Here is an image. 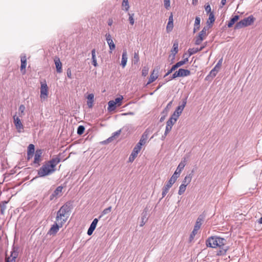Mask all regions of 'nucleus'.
Here are the masks:
<instances>
[{"label": "nucleus", "instance_id": "obj_16", "mask_svg": "<svg viewBox=\"0 0 262 262\" xmlns=\"http://www.w3.org/2000/svg\"><path fill=\"white\" fill-rule=\"evenodd\" d=\"M148 133L149 132L146 129L142 135L141 139L137 144L142 146V145H143L146 143L148 137Z\"/></svg>", "mask_w": 262, "mask_h": 262}, {"label": "nucleus", "instance_id": "obj_8", "mask_svg": "<svg viewBox=\"0 0 262 262\" xmlns=\"http://www.w3.org/2000/svg\"><path fill=\"white\" fill-rule=\"evenodd\" d=\"M48 88L46 81L44 82H41L40 98L46 99L48 96Z\"/></svg>", "mask_w": 262, "mask_h": 262}, {"label": "nucleus", "instance_id": "obj_2", "mask_svg": "<svg viewBox=\"0 0 262 262\" xmlns=\"http://www.w3.org/2000/svg\"><path fill=\"white\" fill-rule=\"evenodd\" d=\"M71 209L70 203L67 202L62 205L57 212L56 222L63 225L70 216Z\"/></svg>", "mask_w": 262, "mask_h": 262}, {"label": "nucleus", "instance_id": "obj_24", "mask_svg": "<svg viewBox=\"0 0 262 262\" xmlns=\"http://www.w3.org/2000/svg\"><path fill=\"white\" fill-rule=\"evenodd\" d=\"M178 47L179 43L178 41H175L173 43L172 49L171 50L172 55V59H174L175 58L176 54L178 52Z\"/></svg>", "mask_w": 262, "mask_h": 262}, {"label": "nucleus", "instance_id": "obj_23", "mask_svg": "<svg viewBox=\"0 0 262 262\" xmlns=\"http://www.w3.org/2000/svg\"><path fill=\"white\" fill-rule=\"evenodd\" d=\"M193 172H194V171L192 170V171L190 173L187 174L185 177L184 179L183 180V181L182 182V184H184V185H185L187 186L190 183L192 178V176H193Z\"/></svg>", "mask_w": 262, "mask_h": 262}, {"label": "nucleus", "instance_id": "obj_10", "mask_svg": "<svg viewBox=\"0 0 262 262\" xmlns=\"http://www.w3.org/2000/svg\"><path fill=\"white\" fill-rule=\"evenodd\" d=\"M62 226L63 225H60L59 223L55 222L49 230L48 233L50 235H55L58 232L59 228H61Z\"/></svg>", "mask_w": 262, "mask_h": 262}, {"label": "nucleus", "instance_id": "obj_43", "mask_svg": "<svg viewBox=\"0 0 262 262\" xmlns=\"http://www.w3.org/2000/svg\"><path fill=\"white\" fill-rule=\"evenodd\" d=\"M111 210H112V207H111V206L104 209L102 212L101 215H100L99 216V219H100L102 216V215L106 214L108 213L109 212H110L111 211Z\"/></svg>", "mask_w": 262, "mask_h": 262}, {"label": "nucleus", "instance_id": "obj_28", "mask_svg": "<svg viewBox=\"0 0 262 262\" xmlns=\"http://www.w3.org/2000/svg\"><path fill=\"white\" fill-rule=\"evenodd\" d=\"M200 21V18L199 16H196L195 17L194 24L193 33H195L196 31H198L199 29Z\"/></svg>", "mask_w": 262, "mask_h": 262}, {"label": "nucleus", "instance_id": "obj_26", "mask_svg": "<svg viewBox=\"0 0 262 262\" xmlns=\"http://www.w3.org/2000/svg\"><path fill=\"white\" fill-rule=\"evenodd\" d=\"M87 104L89 107L91 108L93 106L94 99V95L93 94H90L87 97Z\"/></svg>", "mask_w": 262, "mask_h": 262}, {"label": "nucleus", "instance_id": "obj_57", "mask_svg": "<svg viewBox=\"0 0 262 262\" xmlns=\"http://www.w3.org/2000/svg\"><path fill=\"white\" fill-rule=\"evenodd\" d=\"M120 133H121V129L119 130H117V132H115L114 134H113V136H112L111 137L109 138L108 139V140L109 141H111L113 139V138L116 137V136H119L120 134Z\"/></svg>", "mask_w": 262, "mask_h": 262}, {"label": "nucleus", "instance_id": "obj_13", "mask_svg": "<svg viewBox=\"0 0 262 262\" xmlns=\"http://www.w3.org/2000/svg\"><path fill=\"white\" fill-rule=\"evenodd\" d=\"M105 37L106 41L111 50L110 53H112V51L115 49L116 46L112 39L111 35L109 33H106L105 34Z\"/></svg>", "mask_w": 262, "mask_h": 262}, {"label": "nucleus", "instance_id": "obj_7", "mask_svg": "<svg viewBox=\"0 0 262 262\" xmlns=\"http://www.w3.org/2000/svg\"><path fill=\"white\" fill-rule=\"evenodd\" d=\"M141 149V146L137 144L134 148L132 154L129 157V162H133L135 159L137 157L138 153Z\"/></svg>", "mask_w": 262, "mask_h": 262}, {"label": "nucleus", "instance_id": "obj_14", "mask_svg": "<svg viewBox=\"0 0 262 262\" xmlns=\"http://www.w3.org/2000/svg\"><path fill=\"white\" fill-rule=\"evenodd\" d=\"M63 189V187L61 186H58L56 189L54 191L53 193L50 195V200H53L55 198H56L58 195H60L62 190Z\"/></svg>", "mask_w": 262, "mask_h": 262}, {"label": "nucleus", "instance_id": "obj_34", "mask_svg": "<svg viewBox=\"0 0 262 262\" xmlns=\"http://www.w3.org/2000/svg\"><path fill=\"white\" fill-rule=\"evenodd\" d=\"M239 19L238 15H234L229 21L227 26L229 28H231L234 24Z\"/></svg>", "mask_w": 262, "mask_h": 262}, {"label": "nucleus", "instance_id": "obj_38", "mask_svg": "<svg viewBox=\"0 0 262 262\" xmlns=\"http://www.w3.org/2000/svg\"><path fill=\"white\" fill-rule=\"evenodd\" d=\"M186 186L184 184H181L179 187V189L178 191V194L179 195H182L186 190Z\"/></svg>", "mask_w": 262, "mask_h": 262}, {"label": "nucleus", "instance_id": "obj_53", "mask_svg": "<svg viewBox=\"0 0 262 262\" xmlns=\"http://www.w3.org/2000/svg\"><path fill=\"white\" fill-rule=\"evenodd\" d=\"M218 72V70H216L215 68H213L210 72L209 75L212 77H215Z\"/></svg>", "mask_w": 262, "mask_h": 262}, {"label": "nucleus", "instance_id": "obj_32", "mask_svg": "<svg viewBox=\"0 0 262 262\" xmlns=\"http://www.w3.org/2000/svg\"><path fill=\"white\" fill-rule=\"evenodd\" d=\"M35 148L34 145L32 144H29L28 148L27 155L28 158H29V156H33Z\"/></svg>", "mask_w": 262, "mask_h": 262}, {"label": "nucleus", "instance_id": "obj_21", "mask_svg": "<svg viewBox=\"0 0 262 262\" xmlns=\"http://www.w3.org/2000/svg\"><path fill=\"white\" fill-rule=\"evenodd\" d=\"M54 62L56 66L57 72L58 73H61L62 71V63L60 60L59 58L56 57L54 58Z\"/></svg>", "mask_w": 262, "mask_h": 262}, {"label": "nucleus", "instance_id": "obj_18", "mask_svg": "<svg viewBox=\"0 0 262 262\" xmlns=\"http://www.w3.org/2000/svg\"><path fill=\"white\" fill-rule=\"evenodd\" d=\"M42 154V151L41 149H38L36 151L34 155V163L35 164H39V163L41 161V157Z\"/></svg>", "mask_w": 262, "mask_h": 262}, {"label": "nucleus", "instance_id": "obj_9", "mask_svg": "<svg viewBox=\"0 0 262 262\" xmlns=\"http://www.w3.org/2000/svg\"><path fill=\"white\" fill-rule=\"evenodd\" d=\"M13 120H14V123L15 126V127L16 129L17 130L18 132L21 133L23 132V130L24 129V126L19 118L18 117L14 116L13 117Z\"/></svg>", "mask_w": 262, "mask_h": 262}, {"label": "nucleus", "instance_id": "obj_63", "mask_svg": "<svg viewBox=\"0 0 262 262\" xmlns=\"http://www.w3.org/2000/svg\"><path fill=\"white\" fill-rule=\"evenodd\" d=\"M113 23V20L112 18H110L108 20V25L111 26L112 25Z\"/></svg>", "mask_w": 262, "mask_h": 262}, {"label": "nucleus", "instance_id": "obj_50", "mask_svg": "<svg viewBox=\"0 0 262 262\" xmlns=\"http://www.w3.org/2000/svg\"><path fill=\"white\" fill-rule=\"evenodd\" d=\"M198 52H199L198 48H192V49H189L188 50L189 56H191V55H193V54L197 53Z\"/></svg>", "mask_w": 262, "mask_h": 262}, {"label": "nucleus", "instance_id": "obj_39", "mask_svg": "<svg viewBox=\"0 0 262 262\" xmlns=\"http://www.w3.org/2000/svg\"><path fill=\"white\" fill-rule=\"evenodd\" d=\"M123 99V97L121 96L120 97L116 98L115 100H114V102L115 103L117 106H119L122 104V101Z\"/></svg>", "mask_w": 262, "mask_h": 262}, {"label": "nucleus", "instance_id": "obj_36", "mask_svg": "<svg viewBox=\"0 0 262 262\" xmlns=\"http://www.w3.org/2000/svg\"><path fill=\"white\" fill-rule=\"evenodd\" d=\"M139 61V55L138 52H135L134 54V57L132 60V62L134 64H137L138 63Z\"/></svg>", "mask_w": 262, "mask_h": 262}, {"label": "nucleus", "instance_id": "obj_48", "mask_svg": "<svg viewBox=\"0 0 262 262\" xmlns=\"http://www.w3.org/2000/svg\"><path fill=\"white\" fill-rule=\"evenodd\" d=\"M197 232L198 231L195 230L194 229L193 230L189 238V241L190 242H191L194 239V237L195 235L196 234Z\"/></svg>", "mask_w": 262, "mask_h": 262}, {"label": "nucleus", "instance_id": "obj_27", "mask_svg": "<svg viewBox=\"0 0 262 262\" xmlns=\"http://www.w3.org/2000/svg\"><path fill=\"white\" fill-rule=\"evenodd\" d=\"M147 212L148 209L145 208L142 213V222L140 226H143L145 224L147 220Z\"/></svg>", "mask_w": 262, "mask_h": 262}, {"label": "nucleus", "instance_id": "obj_12", "mask_svg": "<svg viewBox=\"0 0 262 262\" xmlns=\"http://www.w3.org/2000/svg\"><path fill=\"white\" fill-rule=\"evenodd\" d=\"M60 162V158L58 156L53 158L51 160L46 162L53 169H56V166Z\"/></svg>", "mask_w": 262, "mask_h": 262}, {"label": "nucleus", "instance_id": "obj_6", "mask_svg": "<svg viewBox=\"0 0 262 262\" xmlns=\"http://www.w3.org/2000/svg\"><path fill=\"white\" fill-rule=\"evenodd\" d=\"M187 162V158L184 157L183 160L181 161V162L179 163L176 170L174 172L173 174H177V177H179L180 176V174L182 172V170L184 169V167L185 166Z\"/></svg>", "mask_w": 262, "mask_h": 262}, {"label": "nucleus", "instance_id": "obj_31", "mask_svg": "<svg viewBox=\"0 0 262 262\" xmlns=\"http://www.w3.org/2000/svg\"><path fill=\"white\" fill-rule=\"evenodd\" d=\"M179 71L180 74V77H185L189 76L191 74L190 71L188 70L180 69Z\"/></svg>", "mask_w": 262, "mask_h": 262}, {"label": "nucleus", "instance_id": "obj_46", "mask_svg": "<svg viewBox=\"0 0 262 262\" xmlns=\"http://www.w3.org/2000/svg\"><path fill=\"white\" fill-rule=\"evenodd\" d=\"M18 110L20 112V113H19L20 117H21L22 116L24 115V111L25 110V106L23 104H21L19 106Z\"/></svg>", "mask_w": 262, "mask_h": 262}, {"label": "nucleus", "instance_id": "obj_22", "mask_svg": "<svg viewBox=\"0 0 262 262\" xmlns=\"http://www.w3.org/2000/svg\"><path fill=\"white\" fill-rule=\"evenodd\" d=\"M21 66H20V70L22 72V73L24 74L26 73V67L27 65V58L25 55L23 56H21Z\"/></svg>", "mask_w": 262, "mask_h": 262}, {"label": "nucleus", "instance_id": "obj_11", "mask_svg": "<svg viewBox=\"0 0 262 262\" xmlns=\"http://www.w3.org/2000/svg\"><path fill=\"white\" fill-rule=\"evenodd\" d=\"M18 253L17 250L14 248L11 252L10 256L6 257V262H15V259L18 256Z\"/></svg>", "mask_w": 262, "mask_h": 262}, {"label": "nucleus", "instance_id": "obj_64", "mask_svg": "<svg viewBox=\"0 0 262 262\" xmlns=\"http://www.w3.org/2000/svg\"><path fill=\"white\" fill-rule=\"evenodd\" d=\"M171 21V22H173V15H172V13L169 16V18H168V21Z\"/></svg>", "mask_w": 262, "mask_h": 262}, {"label": "nucleus", "instance_id": "obj_55", "mask_svg": "<svg viewBox=\"0 0 262 262\" xmlns=\"http://www.w3.org/2000/svg\"><path fill=\"white\" fill-rule=\"evenodd\" d=\"M169 190V189H168L167 188L165 187V186H164L163 187V188H162V198H163L166 195V194L168 192Z\"/></svg>", "mask_w": 262, "mask_h": 262}, {"label": "nucleus", "instance_id": "obj_15", "mask_svg": "<svg viewBox=\"0 0 262 262\" xmlns=\"http://www.w3.org/2000/svg\"><path fill=\"white\" fill-rule=\"evenodd\" d=\"M204 219L205 215L203 214H201L196 220L193 229L198 231L200 229Z\"/></svg>", "mask_w": 262, "mask_h": 262}, {"label": "nucleus", "instance_id": "obj_62", "mask_svg": "<svg viewBox=\"0 0 262 262\" xmlns=\"http://www.w3.org/2000/svg\"><path fill=\"white\" fill-rule=\"evenodd\" d=\"M172 126H168V124H166L165 130L170 132L171 130Z\"/></svg>", "mask_w": 262, "mask_h": 262}, {"label": "nucleus", "instance_id": "obj_29", "mask_svg": "<svg viewBox=\"0 0 262 262\" xmlns=\"http://www.w3.org/2000/svg\"><path fill=\"white\" fill-rule=\"evenodd\" d=\"M117 107V105L114 102V100H110L108 102L107 110L108 112L114 111Z\"/></svg>", "mask_w": 262, "mask_h": 262}, {"label": "nucleus", "instance_id": "obj_33", "mask_svg": "<svg viewBox=\"0 0 262 262\" xmlns=\"http://www.w3.org/2000/svg\"><path fill=\"white\" fill-rule=\"evenodd\" d=\"M154 72H155V71H153L152 73L150 74L147 84H149L152 83V82H154L157 79V78H158L157 73L155 74Z\"/></svg>", "mask_w": 262, "mask_h": 262}, {"label": "nucleus", "instance_id": "obj_42", "mask_svg": "<svg viewBox=\"0 0 262 262\" xmlns=\"http://www.w3.org/2000/svg\"><path fill=\"white\" fill-rule=\"evenodd\" d=\"M176 122L177 120L176 119H174L170 117V118L167 120L166 124H168V126H171L172 127V126L176 123Z\"/></svg>", "mask_w": 262, "mask_h": 262}, {"label": "nucleus", "instance_id": "obj_4", "mask_svg": "<svg viewBox=\"0 0 262 262\" xmlns=\"http://www.w3.org/2000/svg\"><path fill=\"white\" fill-rule=\"evenodd\" d=\"M56 169L50 168L49 165L46 163L38 170V175L40 177H43L53 173Z\"/></svg>", "mask_w": 262, "mask_h": 262}, {"label": "nucleus", "instance_id": "obj_35", "mask_svg": "<svg viewBox=\"0 0 262 262\" xmlns=\"http://www.w3.org/2000/svg\"><path fill=\"white\" fill-rule=\"evenodd\" d=\"M95 49H93L92 51V62L93 64L94 67H97L98 66L96 58V54H95Z\"/></svg>", "mask_w": 262, "mask_h": 262}, {"label": "nucleus", "instance_id": "obj_1", "mask_svg": "<svg viewBox=\"0 0 262 262\" xmlns=\"http://www.w3.org/2000/svg\"><path fill=\"white\" fill-rule=\"evenodd\" d=\"M227 240L225 238L220 237L217 236L209 237L206 241V245L207 247L216 248L219 247L220 250L217 253V255H224L226 254L228 247L225 246Z\"/></svg>", "mask_w": 262, "mask_h": 262}, {"label": "nucleus", "instance_id": "obj_37", "mask_svg": "<svg viewBox=\"0 0 262 262\" xmlns=\"http://www.w3.org/2000/svg\"><path fill=\"white\" fill-rule=\"evenodd\" d=\"M214 21L215 17L213 13H210V14H209V18L207 20V24H208V25H211L213 24Z\"/></svg>", "mask_w": 262, "mask_h": 262}, {"label": "nucleus", "instance_id": "obj_25", "mask_svg": "<svg viewBox=\"0 0 262 262\" xmlns=\"http://www.w3.org/2000/svg\"><path fill=\"white\" fill-rule=\"evenodd\" d=\"M127 61V55L126 51L124 50L122 55V59H121V66L123 68H124L126 65V63Z\"/></svg>", "mask_w": 262, "mask_h": 262}, {"label": "nucleus", "instance_id": "obj_30", "mask_svg": "<svg viewBox=\"0 0 262 262\" xmlns=\"http://www.w3.org/2000/svg\"><path fill=\"white\" fill-rule=\"evenodd\" d=\"M8 203V201H3L0 203V213L3 215L5 213V210L7 208L6 205Z\"/></svg>", "mask_w": 262, "mask_h": 262}, {"label": "nucleus", "instance_id": "obj_49", "mask_svg": "<svg viewBox=\"0 0 262 262\" xmlns=\"http://www.w3.org/2000/svg\"><path fill=\"white\" fill-rule=\"evenodd\" d=\"M178 67L176 66V64L172 66L171 68L167 72V73L164 75V77L167 76L169 75L170 73H171L173 71H174L176 69H177Z\"/></svg>", "mask_w": 262, "mask_h": 262}, {"label": "nucleus", "instance_id": "obj_59", "mask_svg": "<svg viewBox=\"0 0 262 262\" xmlns=\"http://www.w3.org/2000/svg\"><path fill=\"white\" fill-rule=\"evenodd\" d=\"M180 116V115L176 113V112H174L173 114L171 115V116L170 117L174 119H176V120L177 121V120L179 118Z\"/></svg>", "mask_w": 262, "mask_h": 262}, {"label": "nucleus", "instance_id": "obj_19", "mask_svg": "<svg viewBox=\"0 0 262 262\" xmlns=\"http://www.w3.org/2000/svg\"><path fill=\"white\" fill-rule=\"evenodd\" d=\"M178 177H177V174H173L167 183L165 185V187L168 189H170L172 185L175 183Z\"/></svg>", "mask_w": 262, "mask_h": 262}, {"label": "nucleus", "instance_id": "obj_58", "mask_svg": "<svg viewBox=\"0 0 262 262\" xmlns=\"http://www.w3.org/2000/svg\"><path fill=\"white\" fill-rule=\"evenodd\" d=\"M164 5L165 8L168 9L170 7V0H164Z\"/></svg>", "mask_w": 262, "mask_h": 262}, {"label": "nucleus", "instance_id": "obj_20", "mask_svg": "<svg viewBox=\"0 0 262 262\" xmlns=\"http://www.w3.org/2000/svg\"><path fill=\"white\" fill-rule=\"evenodd\" d=\"M187 103V98L184 99L182 100V104L179 105L176 109L175 111L176 113L179 114L181 115L182 114L184 107L186 106Z\"/></svg>", "mask_w": 262, "mask_h": 262}, {"label": "nucleus", "instance_id": "obj_54", "mask_svg": "<svg viewBox=\"0 0 262 262\" xmlns=\"http://www.w3.org/2000/svg\"><path fill=\"white\" fill-rule=\"evenodd\" d=\"M169 190V189H168L167 188L165 187V186H164L163 187V188H162V198H163L166 195V194L168 192Z\"/></svg>", "mask_w": 262, "mask_h": 262}, {"label": "nucleus", "instance_id": "obj_56", "mask_svg": "<svg viewBox=\"0 0 262 262\" xmlns=\"http://www.w3.org/2000/svg\"><path fill=\"white\" fill-rule=\"evenodd\" d=\"M205 11L207 12V13L210 14V13H212L211 12V7L209 4H207V5H206L205 6Z\"/></svg>", "mask_w": 262, "mask_h": 262}, {"label": "nucleus", "instance_id": "obj_52", "mask_svg": "<svg viewBox=\"0 0 262 262\" xmlns=\"http://www.w3.org/2000/svg\"><path fill=\"white\" fill-rule=\"evenodd\" d=\"M129 15V21L130 25H133L135 23L134 18V14H130L128 13Z\"/></svg>", "mask_w": 262, "mask_h": 262}, {"label": "nucleus", "instance_id": "obj_41", "mask_svg": "<svg viewBox=\"0 0 262 262\" xmlns=\"http://www.w3.org/2000/svg\"><path fill=\"white\" fill-rule=\"evenodd\" d=\"M173 27V22H171V21H168L166 27V31L167 32H169L171 31Z\"/></svg>", "mask_w": 262, "mask_h": 262}, {"label": "nucleus", "instance_id": "obj_45", "mask_svg": "<svg viewBox=\"0 0 262 262\" xmlns=\"http://www.w3.org/2000/svg\"><path fill=\"white\" fill-rule=\"evenodd\" d=\"M122 5L125 7V10L128 11L129 8L128 0H123Z\"/></svg>", "mask_w": 262, "mask_h": 262}, {"label": "nucleus", "instance_id": "obj_17", "mask_svg": "<svg viewBox=\"0 0 262 262\" xmlns=\"http://www.w3.org/2000/svg\"><path fill=\"white\" fill-rule=\"evenodd\" d=\"M98 222V219H95L93 221V222L91 223L90 227H89V228L88 230V232H87V234L89 235H91L92 234L93 231H94V230L95 229V228L96 227Z\"/></svg>", "mask_w": 262, "mask_h": 262}, {"label": "nucleus", "instance_id": "obj_5", "mask_svg": "<svg viewBox=\"0 0 262 262\" xmlns=\"http://www.w3.org/2000/svg\"><path fill=\"white\" fill-rule=\"evenodd\" d=\"M209 27L207 26L203 28L202 31L199 33V35L197 36L195 39V45H200L202 41L207 36V31L209 29Z\"/></svg>", "mask_w": 262, "mask_h": 262}, {"label": "nucleus", "instance_id": "obj_3", "mask_svg": "<svg viewBox=\"0 0 262 262\" xmlns=\"http://www.w3.org/2000/svg\"><path fill=\"white\" fill-rule=\"evenodd\" d=\"M254 20L255 18L253 16L250 15L238 22L235 26V29H238L250 26L254 23Z\"/></svg>", "mask_w": 262, "mask_h": 262}, {"label": "nucleus", "instance_id": "obj_47", "mask_svg": "<svg viewBox=\"0 0 262 262\" xmlns=\"http://www.w3.org/2000/svg\"><path fill=\"white\" fill-rule=\"evenodd\" d=\"M180 77V74L179 70L178 71H176L171 76V77H169V80H172L173 79H174L177 77Z\"/></svg>", "mask_w": 262, "mask_h": 262}, {"label": "nucleus", "instance_id": "obj_60", "mask_svg": "<svg viewBox=\"0 0 262 262\" xmlns=\"http://www.w3.org/2000/svg\"><path fill=\"white\" fill-rule=\"evenodd\" d=\"M222 61V59H221L219 61L218 63L216 64V66L214 67V68H215L216 70H218V71H219V69L220 68Z\"/></svg>", "mask_w": 262, "mask_h": 262}, {"label": "nucleus", "instance_id": "obj_44", "mask_svg": "<svg viewBox=\"0 0 262 262\" xmlns=\"http://www.w3.org/2000/svg\"><path fill=\"white\" fill-rule=\"evenodd\" d=\"M84 130H85V128L83 125L79 126L78 127L77 131V134H78L79 135H82V134H83Z\"/></svg>", "mask_w": 262, "mask_h": 262}, {"label": "nucleus", "instance_id": "obj_51", "mask_svg": "<svg viewBox=\"0 0 262 262\" xmlns=\"http://www.w3.org/2000/svg\"><path fill=\"white\" fill-rule=\"evenodd\" d=\"M148 73V68L144 67L142 70V75L143 76L145 77Z\"/></svg>", "mask_w": 262, "mask_h": 262}, {"label": "nucleus", "instance_id": "obj_61", "mask_svg": "<svg viewBox=\"0 0 262 262\" xmlns=\"http://www.w3.org/2000/svg\"><path fill=\"white\" fill-rule=\"evenodd\" d=\"M67 76L71 79L72 78V72L70 68H68L67 71Z\"/></svg>", "mask_w": 262, "mask_h": 262}, {"label": "nucleus", "instance_id": "obj_40", "mask_svg": "<svg viewBox=\"0 0 262 262\" xmlns=\"http://www.w3.org/2000/svg\"><path fill=\"white\" fill-rule=\"evenodd\" d=\"M188 61V58L186 57L183 60L178 62L176 64L178 68L181 67L182 66L185 64Z\"/></svg>", "mask_w": 262, "mask_h": 262}]
</instances>
